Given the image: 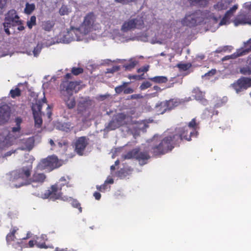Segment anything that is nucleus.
<instances>
[{
  "mask_svg": "<svg viewBox=\"0 0 251 251\" xmlns=\"http://www.w3.org/2000/svg\"><path fill=\"white\" fill-rule=\"evenodd\" d=\"M100 28L99 24L96 23L95 16L92 14L86 15L83 22L78 27H71L69 29L60 32L55 39H47L44 42L46 46H50L55 43L68 44L74 41H88L90 38L94 39L92 35L93 30L96 31Z\"/></svg>",
  "mask_w": 251,
  "mask_h": 251,
  "instance_id": "nucleus-1",
  "label": "nucleus"
},
{
  "mask_svg": "<svg viewBox=\"0 0 251 251\" xmlns=\"http://www.w3.org/2000/svg\"><path fill=\"white\" fill-rule=\"evenodd\" d=\"M150 29L147 30L145 33L139 34L137 36L132 35H126V33L134 28H141L144 24L141 18L131 19L125 21L121 28V33L117 29L113 31V39L117 43H124L129 41L139 40L143 42H150L151 43L161 44L163 40L159 37L155 32H152V29H157L155 24V20H153Z\"/></svg>",
  "mask_w": 251,
  "mask_h": 251,
  "instance_id": "nucleus-2",
  "label": "nucleus"
},
{
  "mask_svg": "<svg viewBox=\"0 0 251 251\" xmlns=\"http://www.w3.org/2000/svg\"><path fill=\"white\" fill-rule=\"evenodd\" d=\"M183 139L186 140H190L182 133L177 135L175 131H173L169 135L165 137L162 140H159L158 143H156L152 148V152L155 155L165 154L168 151H171L174 145Z\"/></svg>",
  "mask_w": 251,
  "mask_h": 251,
  "instance_id": "nucleus-3",
  "label": "nucleus"
},
{
  "mask_svg": "<svg viewBox=\"0 0 251 251\" xmlns=\"http://www.w3.org/2000/svg\"><path fill=\"white\" fill-rule=\"evenodd\" d=\"M69 179L68 177H61L59 181L51 186L50 189L45 190L44 193L41 194L38 193L35 194L43 199H49L51 201L60 200L64 196L61 192L62 186L65 185L68 187L71 186L69 184Z\"/></svg>",
  "mask_w": 251,
  "mask_h": 251,
  "instance_id": "nucleus-4",
  "label": "nucleus"
},
{
  "mask_svg": "<svg viewBox=\"0 0 251 251\" xmlns=\"http://www.w3.org/2000/svg\"><path fill=\"white\" fill-rule=\"evenodd\" d=\"M3 26L4 31L7 34L15 32L16 29L21 31L24 29V26L21 25L19 16L14 10H10L6 15Z\"/></svg>",
  "mask_w": 251,
  "mask_h": 251,
  "instance_id": "nucleus-5",
  "label": "nucleus"
},
{
  "mask_svg": "<svg viewBox=\"0 0 251 251\" xmlns=\"http://www.w3.org/2000/svg\"><path fill=\"white\" fill-rule=\"evenodd\" d=\"M32 166L24 167L21 169L12 172L11 174V186L16 188L26 184V179L30 176Z\"/></svg>",
  "mask_w": 251,
  "mask_h": 251,
  "instance_id": "nucleus-6",
  "label": "nucleus"
},
{
  "mask_svg": "<svg viewBox=\"0 0 251 251\" xmlns=\"http://www.w3.org/2000/svg\"><path fill=\"white\" fill-rule=\"evenodd\" d=\"M93 102L89 98H82L78 101L77 106L78 114L81 117V120L85 122L93 118L91 116Z\"/></svg>",
  "mask_w": 251,
  "mask_h": 251,
  "instance_id": "nucleus-7",
  "label": "nucleus"
},
{
  "mask_svg": "<svg viewBox=\"0 0 251 251\" xmlns=\"http://www.w3.org/2000/svg\"><path fill=\"white\" fill-rule=\"evenodd\" d=\"M209 14L207 10L196 11L193 13H187L181 23L184 25L193 26L202 22L205 19H208L207 14Z\"/></svg>",
  "mask_w": 251,
  "mask_h": 251,
  "instance_id": "nucleus-8",
  "label": "nucleus"
},
{
  "mask_svg": "<svg viewBox=\"0 0 251 251\" xmlns=\"http://www.w3.org/2000/svg\"><path fill=\"white\" fill-rule=\"evenodd\" d=\"M230 4V1L228 0H219L216 1L210 8V11H208L209 13L207 14L208 19H212L217 22L221 17V15L224 11L227 9Z\"/></svg>",
  "mask_w": 251,
  "mask_h": 251,
  "instance_id": "nucleus-9",
  "label": "nucleus"
},
{
  "mask_svg": "<svg viewBox=\"0 0 251 251\" xmlns=\"http://www.w3.org/2000/svg\"><path fill=\"white\" fill-rule=\"evenodd\" d=\"M18 230V228L17 227H13L6 236V241L8 244H11L16 249L21 251L23 248V240L29 238L31 233L28 232L25 237H23L19 234Z\"/></svg>",
  "mask_w": 251,
  "mask_h": 251,
  "instance_id": "nucleus-10",
  "label": "nucleus"
},
{
  "mask_svg": "<svg viewBox=\"0 0 251 251\" xmlns=\"http://www.w3.org/2000/svg\"><path fill=\"white\" fill-rule=\"evenodd\" d=\"M62 163L63 162L61 160H59L56 156L51 155L41 160L37 165V168L50 172L61 166Z\"/></svg>",
  "mask_w": 251,
  "mask_h": 251,
  "instance_id": "nucleus-11",
  "label": "nucleus"
},
{
  "mask_svg": "<svg viewBox=\"0 0 251 251\" xmlns=\"http://www.w3.org/2000/svg\"><path fill=\"white\" fill-rule=\"evenodd\" d=\"M196 127L197 125L195 119H193L189 123L188 126L177 127L174 131L177 135H180L181 133H182L187 138H189L190 140L189 141H190L191 137H196L197 135V131H196Z\"/></svg>",
  "mask_w": 251,
  "mask_h": 251,
  "instance_id": "nucleus-12",
  "label": "nucleus"
},
{
  "mask_svg": "<svg viewBox=\"0 0 251 251\" xmlns=\"http://www.w3.org/2000/svg\"><path fill=\"white\" fill-rule=\"evenodd\" d=\"M123 157L125 159L135 158L138 160L140 165H143L147 163V160L149 159L150 156L147 152L139 151L138 149H135L123 155Z\"/></svg>",
  "mask_w": 251,
  "mask_h": 251,
  "instance_id": "nucleus-13",
  "label": "nucleus"
},
{
  "mask_svg": "<svg viewBox=\"0 0 251 251\" xmlns=\"http://www.w3.org/2000/svg\"><path fill=\"white\" fill-rule=\"evenodd\" d=\"M46 100V99L44 98L41 100H39L32 106L35 125L37 127H39L42 123L41 109L44 105H47Z\"/></svg>",
  "mask_w": 251,
  "mask_h": 251,
  "instance_id": "nucleus-14",
  "label": "nucleus"
},
{
  "mask_svg": "<svg viewBox=\"0 0 251 251\" xmlns=\"http://www.w3.org/2000/svg\"><path fill=\"white\" fill-rule=\"evenodd\" d=\"M244 7L248 10L245 14L238 15L234 21L235 26L239 25H251V2L245 3Z\"/></svg>",
  "mask_w": 251,
  "mask_h": 251,
  "instance_id": "nucleus-15",
  "label": "nucleus"
},
{
  "mask_svg": "<svg viewBox=\"0 0 251 251\" xmlns=\"http://www.w3.org/2000/svg\"><path fill=\"white\" fill-rule=\"evenodd\" d=\"M14 138L13 135H10V132L5 129L0 133V150L6 149L14 143Z\"/></svg>",
  "mask_w": 251,
  "mask_h": 251,
  "instance_id": "nucleus-16",
  "label": "nucleus"
},
{
  "mask_svg": "<svg viewBox=\"0 0 251 251\" xmlns=\"http://www.w3.org/2000/svg\"><path fill=\"white\" fill-rule=\"evenodd\" d=\"M191 97L185 98L184 99H173L168 101H163L162 104L163 109L161 112H165L167 110H171L175 107L178 106L179 104L184 103L186 101L191 100Z\"/></svg>",
  "mask_w": 251,
  "mask_h": 251,
  "instance_id": "nucleus-17",
  "label": "nucleus"
},
{
  "mask_svg": "<svg viewBox=\"0 0 251 251\" xmlns=\"http://www.w3.org/2000/svg\"><path fill=\"white\" fill-rule=\"evenodd\" d=\"M251 86V79L243 77L239 79L236 82L232 84L233 89L236 93H239Z\"/></svg>",
  "mask_w": 251,
  "mask_h": 251,
  "instance_id": "nucleus-18",
  "label": "nucleus"
},
{
  "mask_svg": "<svg viewBox=\"0 0 251 251\" xmlns=\"http://www.w3.org/2000/svg\"><path fill=\"white\" fill-rule=\"evenodd\" d=\"M88 139L85 137L78 138L75 142V151L80 155L83 154L84 151L88 145Z\"/></svg>",
  "mask_w": 251,
  "mask_h": 251,
  "instance_id": "nucleus-19",
  "label": "nucleus"
},
{
  "mask_svg": "<svg viewBox=\"0 0 251 251\" xmlns=\"http://www.w3.org/2000/svg\"><path fill=\"white\" fill-rule=\"evenodd\" d=\"M34 139L33 137L23 138L19 140V149L21 150L31 151L34 147Z\"/></svg>",
  "mask_w": 251,
  "mask_h": 251,
  "instance_id": "nucleus-20",
  "label": "nucleus"
},
{
  "mask_svg": "<svg viewBox=\"0 0 251 251\" xmlns=\"http://www.w3.org/2000/svg\"><path fill=\"white\" fill-rule=\"evenodd\" d=\"M10 107L7 104H2L0 105V125L8 121L10 117Z\"/></svg>",
  "mask_w": 251,
  "mask_h": 251,
  "instance_id": "nucleus-21",
  "label": "nucleus"
},
{
  "mask_svg": "<svg viewBox=\"0 0 251 251\" xmlns=\"http://www.w3.org/2000/svg\"><path fill=\"white\" fill-rule=\"evenodd\" d=\"M125 118V115L123 114H119L115 118L113 119L106 127L107 131L114 130L119 127L123 124L122 120Z\"/></svg>",
  "mask_w": 251,
  "mask_h": 251,
  "instance_id": "nucleus-22",
  "label": "nucleus"
},
{
  "mask_svg": "<svg viewBox=\"0 0 251 251\" xmlns=\"http://www.w3.org/2000/svg\"><path fill=\"white\" fill-rule=\"evenodd\" d=\"M46 176L44 174L35 172L30 179V183L33 187H37L42 184Z\"/></svg>",
  "mask_w": 251,
  "mask_h": 251,
  "instance_id": "nucleus-23",
  "label": "nucleus"
},
{
  "mask_svg": "<svg viewBox=\"0 0 251 251\" xmlns=\"http://www.w3.org/2000/svg\"><path fill=\"white\" fill-rule=\"evenodd\" d=\"M237 8L238 5L235 4L227 10L225 13L224 17L220 20V23L218 24V26L228 24L229 19L233 15Z\"/></svg>",
  "mask_w": 251,
  "mask_h": 251,
  "instance_id": "nucleus-24",
  "label": "nucleus"
},
{
  "mask_svg": "<svg viewBox=\"0 0 251 251\" xmlns=\"http://www.w3.org/2000/svg\"><path fill=\"white\" fill-rule=\"evenodd\" d=\"M63 85L65 89L62 90L61 93L71 96L73 95L74 91L76 92V87L78 86V84L77 82L71 81L67 83L66 84H64Z\"/></svg>",
  "mask_w": 251,
  "mask_h": 251,
  "instance_id": "nucleus-25",
  "label": "nucleus"
},
{
  "mask_svg": "<svg viewBox=\"0 0 251 251\" xmlns=\"http://www.w3.org/2000/svg\"><path fill=\"white\" fill-rule=\"evenodd\" d=\"M147 127L148 125L146 121L137 122L133 126L135 130V134L139 135L141 131L144 132Z\"/></svg>",
  "mask_w": 251,
  "mask_h": 251,
  "instance_id": "nucleus-26",
  "label": "nucleus"
},
{
  "mask_svg": "<svg viewBox=\"0 0 251 251\" xmlns=\"http://www.w3.org/2000/svg\"><path fill=\"white\" fill-rule=\"evenodd\" d=\"M62 94L63 95V99L67 106L69 109L74 108L75 104V99L72 97V95L69 96L66 94Z\"/></svg>",
  "mask_w": 251,
  "mask_h": 251,
  "instance_id": "nucleus-27",
  "label": "nucleus"
},
{
  "mask_svg": "<svg viewBox=\"0 0 251 251\" xmlns=\"http://www.w3.org/2000/svg\"><path fill=\"white\" fill-rule=\"evenodd\" d=\"M16 122L17 126L12 128V130L10 132V135H13L15 139H18L20 138L21 136L20 126L21 120L19 118H17L16 119Z\"/></svg>",
  "mask_w": 251,
  "mask_h": 251,
  "instance_id": "nucleus-28",
  "label": "nucleus"
},
{
  "mask_svg": "<svg viewBox=\"0 0 251 251\" xmlns=\"http://www.w3.org/2000/svg\"><path fill=\"white\" fill-rule=\"evenodd\" d=\"M60 200L64 201H68L70 202L72 205L75 207V208H78L79 212H81L82 211V208L80 206L79 203L76 200L74 199H73L71 197H68L66 196H64L63 197H61V199Z\"/></svg>",
  "mask_w": 251,
  "mask_h": 251,
  "instance_id": "nucleus-29",
  "label": "nucleus"
},
{
  "mask_svg": "<svg viewBox=\"0 0 251 251\" xmlns=\"http://www.w3.org/2000/svg\"><path fill=\"white\" fill-rule=\"evenodd\" d=\"M35 244L36 246L40 248L47 249L48 247L45 245V241L47 240V236L46 235L42 234L40 237H36Z\"/></svg>",
  "mask_w": 251,
  "mask_h": 251,
  "instance_id": "nucleus-30",
  "label": "nucleus"
},
{
  "mask_svg": "<svg viewBox=\"0 0 251 251\" xmlns=\"http://www.w3.org/2000/svg\"><path fill=\"white\" fill-rule=\"evenodd\" d=\"M193 93L195 94V97L197 100L201 101L204 105L206 104L207 102L206 100L203 98V94L198 88H194L193 90Z\"/></svg>",
  "mask_w": 251,
  "mask_h": 251,
  "instance_id": "nucleus-31",
  "label": "nucleus"
},
{
  "mask_svg": "<svg viewBox=\"0 0 251 251\" xmlns=\"http://www.w3.org/2000/svg\"><path fill=\"white\" fill-rule=\"evenodd\" d=\"M247 50L240 49L237 50V51L230 55H227L223 58V60H226L229 59H234L236 57L240 56H242L246 54L245 52Z\"/></svg>",
  "mask_w": 251,
  "mask_h": 251,
  "instance_id": "nucleus-32",
  "label": "nucleus"
},
{
  "mask_svg": "<svg viewBox=\"0 0 251 251\" xmlns=\"http://www.w3.org/2000/svg\"><path fill=\"white\" fill-rule=\"evenodd\" d=\"M210 0H189L190 3L193 5L204 7L206 6Z\"/></svg>",
  "mask_w": 251,
  "mask_h": 251,
  "instance_id": "nucleus-33",
  "label": "nucleus"
},
{
  "mask_svg": "<svg viewBox=\"0 0 251 251\" xmlns=\"http://www.w3.org/2000/svg\"><path fill=\"white\" fill-rule=\"evenodd\" d=\"M42 48V44L40 43H38L36 47H35L32 50L29 51L28 52V54L31 55H33L34 56L37 57L39 54Z\"/></svg>",
  "mask_w": 251,
  "mask_h": 251,
  "instance_id": "nucleus-34",
  "label": "nucleus"
},
{
  "mask_svg": "<svg viewBox=\"0 0 251 251\" xmlns=\"http://www.w3.org/2000/svg\"><path fill=\"white\" fill-rule=\"evenodd\" d=\"M151 80L155 83H165L167 81V78L164 76H156L149 78Z\"/></svg>",
  "mask_w": 251,
  "mask_h": 251,
  "instance_id": "nucleus-35",
  "label": "nucleus"
},
{
  "mask_svg": "<svg viewBox=\"0 0 251 251\" xmlns=\"http://www.w3.org/2000/svg\"><path fill=\"white\" fill-rule=\"evenodd\" d=\"M137 63L138 62L137 61L131 59L129 60L128 63L125 64L124 65V67L125 68L126 70H130L134 68Z\"/></svg>",
  "mask_w": 251,
  "mask_h": 251,
  "instance_id": "nucleus-36",
  "label": "nucleus"
},
{
  "mask_svg": "<svg viewBox=\"0 0 251 251\" xmlns=\"http://www.w3.org/2000/svg\"><path fill=\"white\" fill-rule=\"evenodd\" d=\"M159 55L160 56H168L169 58H168L169 61L170 62H171L172 61V59L174 57L175 54L173 52H170L169 49L167 48L166 50L160 53V54Z\"/></svg>",
  "mask_w": 251,
  "mask_h": 251,
  "instance_id": "nucleus-37",
  "label": "nucleus"
},
{
  "mask_svg": "<svg viewBox=\"0 0 251 251\" xmlns=\"http://www.w3.org/2000/svg\"><path fill=\"white\" fill-rule=\"evenodd\" d=\"M53 24L50 21H45L43 22L42 27V28L46 31H50L52 28Z\"/></svg>",
  "mask_w": 251,
  "mask_h": 251,
  "instance_id": "nucleus-38",
  "label": "nucleus"
},
{
  "mask_svg": "<svg viewBox=\"0 0 251 251\" xmlns=\"http://www.w3.org/2000/svg\"><path fill=\"white\" fill-rule=\"evenodd\" d=\"M73 127V126H72L69 123H63L62 124H59L57 126V127L58 129L65 131H68V130H69L71 128H72Z\"/></svg>",
  "mask_w": 251,
  "mask_h": 251,
  "instance_id": "nucleus-39",
  "label": "nucleus"
},
{
  "mask_svg": "<svg viewBox=\"0 0 251 251\" xmlns=\"http://www.w3.org/2000/svg\"><path fill=\"white\" fill-rule=\"evenodd\" d=\"M35 8V5L33 3H26L25 8V12L27 14H30Z\"/></svg>",
  "mask_w": 251,
  "mask_h": 251,
  "instance_id": "nucleus-40",
  "label": "nucleus"
},
{
  "mask_svg": "<svg viewBox=\"0 0 251 251\" xmlns=\"http://www.w3.org/2000/svg\"><path fill=\"white\" fill-rule=\"evenodd\" d=\"M129 83V82H123L122 85L118 86L115 88V92L119 94L122 92H124L125 86H126Z\"/></svg>",
  "mask_w": 251,
  "mask_h": 251,
  "instance_id": "nucleus-41",
  "label": "nucleus"
},
{
  "mask_svg": "<svg viewBox=\"0 0 251 251\" xmlns=\"http://www.w3.org/2000/svg\"><path fill=\"white\" fill-rule=\"evenodd\" d=\"M240 72L242 74L245 75H249L251 74V62L248 66L241 68L240 69Z\"/></svg>",
  "mask_w": 251,
  "mask_h": 251,
  "instance_id": "nucleus-42",
  "label": "nucleus"
},
{
  "mask_svg": "<svg viewBox=\"0 0 251 251\" xmlns=\"http://www.w3.org/2000/svg\"><path fill=\"white\" fill-rule=\"evenodd\" d=\"M57 147L58 148L60 149L59 151H65L68 148V145L66 142L65 141L63 142H57Z\"/></svg>",
  "mask_w": 251,
  "mask_h": 251,
  "instance_id": "nucleus-43",
  "label": "nucleus"
},
{
  "mask_svg": "<svg viewBox=\"0 0 251 251\" xmlns=\"http://www.w3.org/2000/svg\"><path fill=\"white\" fill-rule=\"evenodd\" d=\"M163 102H158L156 104L155 106V110L157 114H163L165 112H161V111L163 109V106H162V104Z\"/></svg>",
  "mask_w": 251,
  "mask_h": 251,
  "instance_id": "nucleus-44",
  "label": "nucleus"
},
{
  "mask_svg": "<svg viewBox=\"0 0 251 251\" xmlns=\"http://www.w3.org/2000/svg\"><path fill=\"white\" fill-rule=\"evenodd\" d=\"M36 17L32 16L30 17L29 20L27 21V25L29 28H31L36 24Z\"/></svg>",
  "mask_w": 251,
  "mask_h": 251,
  "instance_id": "nucleus-45",
  "label": "nucleus"
},
{
  "mask_svg": "<svg viewBox=\"0 0 251 251\" xmlns=\"http://www.w3.org/2000/svg\"><path fill=\"white\" fill-rule=\"evenodd\" d=\"M191 65L190 63H180L177 65V67L181 70L186 71L190 68Z\"/></svg>",
  "mask_w": 251,
  "mask_h": 251,
  "instance_id": "nucleus-46",
  "label": "nucleus"
},
{
  "mask_svg": "<svg viewBox=\"0 0 251 251\" xmlns=\"http://www.w3.org/2000/svg\"><path fill=\"white\" fill-rule=\"evenodd\" d=\"M69 12V9L65 5H62L59 9V13L61 15H67Z\"/></svg>",
  "mask_w": 251,
  "mask_h": 251,
  "instance_id": "nucleus-47",
  "label": "nucleus"
},
{
  "mask_svg": "<svg viewBox=\"0 0 251 251\" xmlns=\"http://www.w3.org/2000/svg\"><path fill=\"white\" fill-rule=\"evenodd\" d=\"M11 96L12 98H15L16 97L19 96L20 95V90L18 88H15L14 89H12L10 92Z\"/></svg>",
  "mask_w": 251,
  "mask_h": 251,
  "instance_id": "nucleus-48",
  "label": "nucleus"
},
{
  "mask_svg": "<svg viewBox=\"0 0 251 251\" xmlns=\"http://www.w3.org/2000/svg\"><path fill=\"white\" fill-rule=\"evenodd\" d=\"M151 86V84L149 81H145L142 83V84L140 86V88L141 90H143L148 88L150 87Z\"/></svg>",
  "mask_w": 251,
  "mask_h": 251,
  "instance_id": "nucleus-49",
  "label": "nucleus"
},
{
  "mask_svg": "<svg viewBox=\"0 0 251 251\" xmlns=\"http://www.w3.org/2000/svg\"><path fill=\"white\" fill-rule=\"evenodd\" d=\"M244 44L245 47L246 48L245 50H247V51L245 52V53H246L247 52H248L250 50H251V38L246 42H245Z\"/></svg>",
  "mask_w": 251,
  "mask_h": 251,
  "instance_id": "nucleus-50",
  "label": "nucleus"
},
{
  "mask_svg": "<svg viewBox=\"0 0 251 251\" xmlns=\"http://www.w3.org/2000/svg\"><path fill=\"white\" fill-rule=\"evenodd\" d=\"M82 71L81 68H73L72 69V73L75 75H77L81 73Z\"/></svg>",
  "mask_w": 251,
  "mask_h": 251,
  "instance_id": "nucleus-51",
  "label": "nucleus"
},
{
  "mask_svg": "<svg viewBox=\"0 0 251 251\" xmlns=\"http://www.w3.org/2000/svg\"><path fill=\"white\" fill-rule=\"evenodd\" d=\"M97 189L101 192H104L107 189V184L104 182L103 184L97 186Z\"/></svg>",
  "mask_w": 251,
  "mask_h": 251,
  "instance_id": "nucleus-52",
  "label": "nucleus"
},
{
  "mask_svg": "<svg viewBox=\"0 0 251 251\" xmlns=\"http://www.w3.org/2000/svg\"><path fill=\"white\" fill-rule=\"evenodd\" d=\"M120 69L119 66H113L111 68H109L107 70V72L109 73H113L114 72L118 71Z\"/></svg>",
  "mask_w": 251,
  "mask_h": 251,
  "instance_id": "nucleus-53",
  "label": "nucleus"
},
{
  "mask_svg": "<svg viewBox=\"0 0 251 251\" xmlns=\"http://www.w3.org/2000/svg\"><path fill=\"white\" fill-rule=\"evenodd\" d=\"M49 143L51 146V150H57L58 148L57 147V143L56 144L52 139H50Z\"/></svg>",
  "mask_w": 251,
  "mask_h": 251,
  "instance_id": "nucleus-54",
  "label": "nucleus"
},
{
  "mask_svg": "<svg viewBox=\"0 0 251 251\" xmlns=\"http://www.w3.org/2000/svg\"><path fill=\"white\" fill-rule=\"evenodd\" d=\"M134 92V90L132 88L130 87H126V86H125L124 90V93L125 94H129L132 93Z\"/></svg>",
  "mask_w": 251,
  "mask_h": 251,
  "instance_id": "nucleus-55",
  "label": "nucleus"
},
{
  "mask_svg": "<svg viewBox=\"0 0 251 251\" xmlns=\"http://www.w3.org/2000/svg\"><path fill=\"white\" fill-rule=\"evenodd\" d=\"M54 251H76V250L74 249H72V248H63V249H61V248H56Z\"/></svg>",
  "mask_w": 251,
  "mask_h": 251,
  "instance_id": "nucleus-56",
  "label": "nucleus"
},
{
  "mask_svg": "<svg viewBox=\"0 0 251 251\" xmlns=\"http://www.w3.org/2000/svg\"><path fill=\"white\" fill-rule=\"evenodd\" d=\"M149 66L148 65L144 66L139 68V69H138V70H137L138 73H140L146 72L149 70Z\"/></svg>",
  "mask_w": 251,
  "mask_h": 251,
  "instance_id": "nucleus-57",
  "label": "nucleus"
},
{
  "mask_svg": "<svg viewBox=\"0 0 251 251\" xmlns=\"http://www.w3.org/2000/svg\"><path fill=\"white\" fill-rule=\"evenodd\" d=\"M216 72V70L215 69H212L210 71H209L208 72L206 73L204 75V76L206 77V76H212L215 74Z\"/></svg>",
  "mask_w": 251,
  "mask_h": 251,
  "instance_id": "nucleus-58",
  "label": "nucleus"
},
{
  "mask_svg": "<svg viewBox=\"0 0 251 251\" xmlns=\"http://www.w3.org/2000/svg\"><path fill=\"white\" fill-rule=\"evenodd\" d=\"M227 98L226 97H224L222 99V100H221V103H218L216 105V106L217 107H220L222 105H223V104L225 103L226 101H227Z\"/></svg>",
  "mask_w": 251,
  "mask_h": 251,
  "instance_id": "nucleus-59",
  "label": "nucleus"
},
{
  "mask_svg": "<svg viewBox=\"0 0 251 251\" xmlns=\"http://www.w3.org/2000/svg\"><path fill=\"white\" fill-rule=\"evenodd\" d=\"M105 183L107 184H112L114 182L113 179L110 176L107 177V179L104 181Z\"/></svg>",
  "mask_w": 251,
  "mask_h": 251,
  "instance_id": "nucleus-60",
  "label": "nucleus"
},
{
  "mask_svg": "<svg viewBox=\"0 0 251 251\" xmlns=\"http://www.w3.org/2000/svg\"><path fill=\"white\" fill-rule=\"evenodd\" d=\"M93 196H94L96 200H99L101 197L100 194V193L97 192H96L94 193Z\"/></svg>",
  "mask_w": 251,
  "mask_h": 251,
  "instance_id": "nucleus-61",
  "label": "nucleus"
},
{
  "mask_svg": "<svg viewBox=\"0 0 251 251\" xmlns=\"http://www.w3.org/2000/svg\"><path fill=\"white\" fill-rule=\"evenodd\" d=\"M6 1L7 0H0V10L4 7Z\"/></svg>",
  "mask_w": 251,
  "mask_h": 251,
  "instance_id": "nucleus-62",
  "label": "nucleus"
},
{
  "mask_svg": "<svg viewBox=\"0 0 251 251\" xmlns=\"http://www.w3.org/2000/svg\"><path fill=\"white\" fill-rule=\"evenodd\" d=\"M109 96V95H100L98 97L99 100H102L107 98Z\"/></svg>",
  "mask_w": 251,
  "mask_h": 251,
  "instance_id": "nucleus-63",
  "label": "nucleus"
},
{
  "mask_svg": "<svg viewBox=\"0 0 251 251\" xmlns=\"http://www.w3.org/2000/svg\"><path fill=\"white\" fill-rule=\"evenodd\" d=\"M34 244H36L35 242H34V241L33 240H30L28 242V245H29V247H30V248L33 247L34 246Z\"/></svg>",
  "mask_w": 251,
  "mask_h": 251,
  "instance_id": "nucleus-64",
  "label": "nucleus"
}]
</instances>
